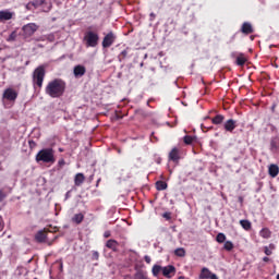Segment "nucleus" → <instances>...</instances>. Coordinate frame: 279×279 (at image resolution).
Instances as JSON below:
<instances>
[{
    "mask_svg": "<svg viewBox=\"0 0 279 279\" xmlns=\"http://www.w3.org/2000/svg\"><path fill=\"white\" fill-rule=\"evenodd\" d=\"M231 58L235 59V64L238 66H245V62H247V57L243 52H232Z\"/></svg>",
    "mask_w": 279,
    "mask_h": 279,
    "instance_id": "7",
    "label": "nucleus"
},
{
    "mask_svg": "<svg viewBox=\"0 0 279 279\" xmlns=\"http://www.w3.org/2000/svg\"><path fill=\"white\" fill-rule=\"evenodd\" d=\"M238 201L240 202V204H243V196H239Z\"/></svg>",
    "mask_w": 279,
    "mask_h": 279,
    "instance_id": "48",
    "label": "nucleus"
},
{
    "mask_svg": "<svg viewBox=\"0 0 279 279\" xmlns=\"http://www.w3.org/2000/svg\"><path fill=\"white\" fill-rule=\"evenodd\" d=\"M264 263H269V257H263Z\"/></svg>",
    "mask_w": 279,
    "mask_h": 279,
    "instance_id": "46",
    "label": "nucleus"
},
{
    "mask_svg": "<svg viewBox=\"0 0 279 279\" xmlns=\"http://www.w3.org/2000/svg\"><path fill=\"white\" fill-rule=\"evenodd\" d=\"M59 151H64V149H62V148H59Z\"/></svg>",
    "mask_w": 279,
    "mask_h": 279,
    "instance_id": "50",
    "label": "nucleus"
},
{
    "mask_svg": "<svg viewBox=\"0 0 279 279\" xmlns=\"http://www.w3.org/2000/svg\"><path fill=\"white\" fill-rule=\"evenodd\" d=\"M125 58H128V49L122 50L120 52V54L118 56V60H119V62H123V60H125Z\"/></svg>",
    "mask_w": 279,
    "mask_h": 279,
    "instance_id": "33",
    "label": "nucleus"
},
{
    "mask_svg": "<svg viewBox=\"0 0 279 279\" xmlns=\"http://www.w3.org/2000/svg\"><path fill=\"white\" fill-rule=\"evenodd\" d=\"M116 118L117 119H123V116L119 114V113H116Z\"/></svg>",
    "mask_w": 279,
    "mask_h": 279,
    "instance_id": "47",
    "label": "nucleus"
},
{
    "mask_svg": "<svg viewBox=\"0 0 279 279\" xmlns=\"http://www.w3.org/2000/svg\"><path fill=\"white\" fill-rule=\"evenodd\" d=\"M144 259H145V263H147L148 265L149 263H151V257H149L148 255H146Z\"/></svg>",
    "mask_w": 279,
    "mask_h": 279,
    "instance_id": "42",
    "label": "nucleus"
},
{
    "mask_svg": "<svg viewBox=\"0 0 279 279\" xmlns=\"http://www.w3.org/2000/svg\"><path fill=\"white\" fill-rule=\"evenodd\" d=\"M117 40V35L113 32H109L102 39V48L109 49Z\"/></svg>",
    "mask_w": 279,
    "mask_h": 279,
    "instance_id": "6",
    "label": "nucleus"
},
{
    "mask_svg": "<svg viewBox=\"0 0 279 279\" xmlns=\"http://www.w3.org/2000/svg\"><path fill=\"white\" fill-rule=\"evenodd\" d=\"M169 160H171L172 162H180V149L175 147L172 148L169 153Z\"/></svg>",
    "mask_w": 279,
    "mask_h": 279,
    "instance_id": "15",
    "label": "nucleus"
},
{
    "mask_svg": "<svg viewBox=\"0 0 279 279\" xmlns=\"http://www.w3.org/2000/svg\"><path fill=\"white\" fill-rule=\"evenodd\" d=\"M163 218L165 219H171V214L170 213H165Z\"/></svg>",
    "mask_w": 279,
    "mask_h": 279,
    "instance_id": "43",
    "label": "nucleus"
},
{
    "mask_svg": "<svg viewBox=\"0 0 279 279\" xmlns=\"http://www.w3.org/2000/svg\"><path fill=\"white\" fill-rule=\"evenodd\" d=\"M274 250H276V244L270 243L268 246H264V253L266 256H271L274 254Z\"/></svg>",
    "mask_w": 279,
    "mask_h": 279,
    "instance_id": "23",
    "label": "nucleus"
},
{
    "mask_svg": "<svg viewBox=\"0 0 279 279\" xmlns=\"http://www.w3.org/2000/svg\"><path fill=\"white\" fill-rule=\"evenodd\" d=\"M135 279H147V274L143 270H137L135 274Z\"/></svg>",
    "mask_w": 279,
    "mask_h": 279,
    "instance_id": "31",
    "label": "nucleus"
},
{
    "mask_svg": "<svg viewBox=\"0 0 279 279\" xmlns=\"http://www.w3.org/2000/svg\"><path fill=\"white\" fill-rule=\"evenodd\" d=\"M277 279H279V274L277 275Z\"/></svg>",
    "mask_w": 279,
    "mask_h": 279,
    "instance_id": "52",
    "label": "nucleus"
},
{
    "mask_svg": "<svg viewBox=\"0 0 279 279\" xmlns=\"http://www.w3.org/2000/svg\"><path fill=\"white\" fill-rule=\"evenodd\" d=\"M69 197H71V191H68V192L65 193V199H69Z\"/></svg>",
    "mask_w": 279,
    "mask_h": 279,
    "instance_id": "45",
    "label": "nucleus"
},
{
    "mask_svg": "<svg viewBox=\"0 0 279 279\" xmlns=\"http://www.w3.org/2000/svg\"><path fill=\"white\" fill-rule=\"evenodd\" d=\"M161 274L163 278H173L175 276V266L168 265L162 267Z\"/></svg>",
    "mask_w": 279,
    "mask_h": 279,
    "instance_id": "9",
    "label": "nucleus"
},
{
    "mask_svg": "<svg viewBox=\"0 0 279 279\" xmlns=\"http://www.w3.org/2000/svg\"><path fill=\"white\" fill-rule=\"evenodd\" d=\"M0 279H1V277H0Z\"/></svg>",
    "mask_w": 279,
    "mask_h": 279,
    "instance_id": "54",
    "label": "nucleus"
},
{
    "mask_svg": "<svg viewBox=\"0 0 279 279\" xmlns=\"http://www.w3.org/2000/svg\"><path fill=\"white\" fill-rule=\"evenodd\" d=\"M36 162H44L45 165L56 163V151L53 148H43L35 157Z\"/></svg>",
    "mask_w": 279,
    "mask_h": 279,
    "instance_id": "2",
    "label": "nucleus"
},
{
    "mask_svg": "<svg viewBox=\"0 0 279 279\" xmlns=\"http://www.w3.org/2000/svg\"><path fill=\"white\" fill-rule=\"evenodd\" d=\"M226 121V117L223 114H217L214 118H211V123L214 125H221Z\"/></svg>",
    "mask_w": 279,
    "mask_h": 279,
    "instance_id": "19",
    "label": "nucleus"
},
{
    "mask_svg": "<svg viewBox=\"0 0 279 279\" xmlns=\"http://www.w3.org/2000/svg\"><path fill=\"white\" fill-rule=\"evenodd\" d=\"M100 182H101V179H98L96 186H99V183H100Z\"/></svg>",
    "mask_w": 279,
    "mask_h": 279,
    "instance_id": "49",
    "label": "nucleus"
},
{
    "mask_svg": "<svg viewBox=\"0 0 279 279\" xmlns=\"http://www.w3.org/2000/svg\"><path fill=\"white\" fill-rule=\"evenodd\" d=\"M13 17L14 12H11L9 10L0 11V23H5V21H12Z\"/></svg>",
    "mask_w": 279,
    "mask_h": 279,
    "instance_id": "11",
    "label": "nucleus"
},
{
    "mask_svg": "<svg viewBox=\"0 0 279 279\" xmlns=\"http://www.w3.org/2000/svg\"><path fill=\"white\" fill-rule=\"evenodd\" d=\"M110 236H112V233L109 230L105 231L104 238L105 239H110Z\"/></svg>",
    "mask_w": 279,
    "mask_h": 279,
    "instance_id": "39",
    "label": "nucleus"
},
{
    "mask_svg": "<svg viewBox=\"0 0 279 279\" xmlns=\"http://www.w3.org/2000/svg\"><path fill=\"white\" fill-rule=\"evenodd\" d=\"M93 259L94 260H99V252H97V251L93 252Z\"/></svg>",
    "mask_w": 279,
    "mask_h": 279,
    "instance_id": "38",
    "label": "nucleus"
},
{
    "mask_svg": "<svg viewBox=\"0 0 279 279\" xmlns=\"http://www.w3.org/2000/svg\"><path fill=\"white\" fill-rule=\"evenodd\" d=\"M2 97L3 99H7V101H16L19 93H16V90H14L13 88H7L3 92Z\"/></svg>",
    "mask_w": 279,
    "mask_h": 279,
    "instance_id": "8",
    "label": "nucleus"
},
{
    "mask_svg": "<svg viewBox=\"0 0 279 279\" xmlns=\"http://www.w3.org/2000/svg\"><path fill=\"white\" fill-rule=\"evenodd\" d=\"M240 226L243 228V230H252V222L250 220H240Z\"/></svg>",
    "mask_w": 279,
    "mask_h": 279,
    "instance_id": "25",
    "label": "nucleus"
},
{
    "mask_svg": "<svg viewBox=\"0 0 279 279\" xmlns=\"http://www.w3.org/2000/svg\"><path fill=\"white\" fill-rule=\"evenodd\" d=\"M147 106H149V101L147 102Z\"/></svg>",
    "mask_w": 279,
    "mask_h": 279,
    "instance_id": "53",
    "label": "nucleus"
},
{
    "mask_svg": "<svg viewBox=\"0 0 279 279\" xmlns=\"http://www.w3.org/2000/svg\"><path fill=\"white\" fill-rule=\"evenodd\" d=\"M174 254L179 256V258H184V256H186V250H184V247L175 248Z\"/></svg>",
    "mask_w": 279,
    "mask_h": 279,
    "instance_id": "26",
    "label": "nucleus"
},
{
    "mask_svg": "<svg viewBox=\"0 0 279 279\" xmlns=\"http://www.w3.org/2000/svg\"><path fill=\"white\" fill-rule=\"evenodd\" d=\"M223 129L226 130V132H234V130H236V120L234 119H229L225 122L223 124Z\"/></svg>",
    "mask_w": 279,
    "mask_h": 279,
    "instance_id": "12",
    "label": "nucleus"
},
{
    "mask_svg": "<svg viewBox=\"0 0 279 279\" xmlns=\"http://www.w3.org/2000/svg\"><path fill=\"white\" fill-rule=\"evenodd\" d=\"M259 236H262V239H271V230H269V228H263L259 231Z\"/></svg>",
    "mask_w": 279,
    "mask_h": 279,
    "instance_id": "22",
    "label": "nucleus"
},
{
    "mask_svg": "<svg viewBox=\"0 0 279 279\" xmlns=\"http://www.w3.org/2000/svg\"><path fill=\"white\" fill-rule=\"evenodd\" d=\"M7 195L3 193V190H0V202L5 199Z\"/></svg>",
    "mask_w": 279,
    "mask_h": 279,
    "instance_id": "40",
    "label": "nucleus"
},
{
    "mask_svg": "<svg viewBox=\"0 0 279 279\" xmlns=\"http://www.w3.org/2000/svg\"><path fill=\"white\" fill-rule=\"evenodd\" d=\"M28 147H29V149H36L37 144L33 140H29L28 141Z\"/></svg>",
    "mask_w": 279,
    "mask_h": 279,
    "instance_id": "36",
    "label": "nucleus"
},
{
    "mask_svg": "<svg viewBox=\"0 0 279 279\" xmlns=\"http://www.w3.org/2000/svg\"><path fill=\"white\" fill-rule=\"evenodd\" d=\"M85 46L95 48L97 45H99V34L93 31H87L83 38Z\"/></svg>",
    "mask_w": 279,
    "mask_h": 279,
    "instance_id": "4",
    "label": "nucleus"
},
{
    "mask_svg": "<svg viewBox=\"0 0 279 279\" xmlns=\"http://www.w3.org/2000/svg\"><path fill=\"white\" fill-rule=\"evenodd\" d=\"M35 241H37V243H45V241H47V232L38 231L35 235Z\"/></svg>",
    "mask_w": 279,
    "mask_h": 279,
    "instance_id": "18",
    "label": "nucleus"
},
{
    "mask_svg": "<svg viewBox=\"0 0 279 279\" xmlns=\"http://www.w3.org/2000/svg\"><path fill=\"white\" fill-rule=\"evenodd\" d=\"M155 186H156L157 191H167L169 185L165 181H157L155 183Z\"/></svg>",
    "mask_w": 279,
    "mask_h": 279,
    "instance_id": "24",
    "label": "nucleus"
},
{
    "mask_svg": "<svg viewBox=\"0 0 279 279\" xmlns=\"http://www.w3.org/2000/svg\"><path fill=\"white\" fill-rule=\"evenodd\" d=\"M64 165H66V161H65L64 159H60V160L58 161V167H59V169H62V167H64Z\"/></svg>",
    "mask_w": 279,
    "mask_h": 279,
    "instance_id": "37",
    "label": "nucleus"
},
{
    "mask_svg": "<svg viewBox=\"0 0 279 279\" xmlns=\"http://www.w3.org/2000/svg\"><path fill=\"white\" fill-rule=\"evenodd\" d=\"M151 271H153V276H155V278H158V276L160 275V271H162V266L154 265Z\"/></svg>",
    "mask_w": 279,
    "mask_h": 279,
    "instance_id": "27",
    "label": "nucleus"
},
{
    "mask_svg": "<svg viewBox=\"0 0 279 279\" xmlns=\"http://www.w3.org/2000/svg\"><path fill=\"white\" fill-rule=\"evenodd\" d=\"M52 8L51 1L50 0H46V3H44L41 5V10L43 12H50Z\"/></svg>",
    "mask_w": 279,
    "mask_h": 279,
    "instance_id": "28",
    "label": "nucleus"
},
{
    "mask_svg": "<svg viewBox=\"0 0 279 279\" xmlns=\"http://www.w3.org/2000/svg\"><path fill=\"white\" fill-rule=\"evenodd\" d=\"M268 173L270 178H277L278 173H279V168L277 165H270L268 168Z\"/></svg>",
    "mask_w": 279,
    "mask_h": 279,
    "instance_id": "20",
    "label": "nucleus"
},
{
    "mask_svg": "<svg viewBox=\"0 0 279 279\" xmlns=\"http://www.w3.org/2000/svg\"><path fill=\"white\" fill-rule=\"evenodd\" d=\"M45 90L46 95H49L52 99H57L64 95V92L66 90V83L61 78H54L47 84Z\"/></svg>",
    "mask_w": 279,
    "mask_h": 279,
    "instance_id": "1",
    "label": "nucleus"
},
{
    "mask_svg": "<svg viewBox=\"0 0 279 279\" xmlns=\"http://www.w3.org/2000/svg\"><path fill=\"white\" fill-rule=\"evenodd\" d=\"M223 247L227 252H232V250H234V244L231 241H226Z\"/></svg>",
    "mask_w": 279,
    "mask_h": 279,
    "instance_id": "30",
    "label": "nucleus"
},
{
    "mask_svg": "<svg viewBox=\"0 0 279 279\" xmlns=\"http://www.w3.org/2000/svg\"><path fill=\"white\" fill-rule=\"evenodd\" d=\"M149 16H150V21H154L156 19V13H150Z\"/></svg>",
    "mask_w": 279,
    "mask_h": 279,
    "instance_id": "44",
    "label": "nucleus"
},
{
    "mask_svg": "<svg viewBox=\"0 0 279 279\" xmlns=\"http://www.w3.org/2000/svg\"><path fill=\"white\" fill-rule=\"evenodd\" d=\"M106 247L112 252H119V242L117 240L110 239L106 242Z\"/></svg>",
    "mask_w": 279,
    "mask_h": 279,
    "instance_id": "16",
    "label": "nucleus"
},
{
    "mask_svg": "<svg viewBox=\"0 0 279 279\" xmlns=\"http://www.w3.org/2000/svg\"><path fill=\"white\" fill-rule=\"evenodd\" d=\"M241 33L245 36H250V34H254V27L252 26V23L244 22L241 27Z\"/></svg>",
    "mask_w": 279,
    "mask_h": 279,
    "instance_id": "13",
    "label": "nucleus"
},
{
    "mask_svg": "<svg viewBox=\"0 0 279 279\" xmlns=\"http://www.w3.org/2000/svg\"><path fill=\"white\" fill-rule=\"evenodd\" d=\"M60 269H62V263L60 264Z\"/></svg>",
    "mask_w": 279,
    "mask_h": 279,
    "instance_id": "51",
    "label": "nucleus"
},
{
    "mask_svg": "<svg viewBox=\"0 0 279 279\" xmlns=\"http://www.w3.org/2000/svg\"><path fill=\"white\" fill-rule=\"evenodd\" d=\"M74 77H84L86 75V66L78 64L73 69Z\"/></svg>",
    "mask_w": 279,
    "mask_h": 279,
    "instance_id": "14",
    "label": "nucleus"
},
{
    "mask_svg": "<svg viewBox=\"0 0 279 279\" xmlns=\"http://www.w3.org/2000/svg\"><path fill=\"white\" fill-rule=\"evenodd\" d=\"M198 278L199 279H219V277H217L215 274H213V271H210V269L206 267L202 268Z\"/></svg>",
    "mask_w": 279,
    "mask_h": 279,
    "instance_id": "10",
    "label": "nucleus"
},
{
    "mask_svg": "<svg viewBox=\"0 0 279 279\" xmlns=\"http://www.w3.org/2000/svg\"><path fill=\"white\" fill-rule=\"evenodd\" d=\"M45 75H46L45 66L39 65L34 70L33 84L35 87L37 86V88H43V83L45 82Z\"/></svg>",
    "mask_w": 279,
    "mask_h": 279,
    "instance_id": "3",
    "label": "nucleus"
},
{
    "mask_svg": "<svg viewBox=\"0 0 279 279\" xmlns=\"http://www.w3.org/2000/svg\"><path fill=\"white\" fill-rule=\"evenodd\" d=\"M19 35L16 34V31H13L10 35H9V37L7 38V41L8 43H14V40H16V37H17Z\"/></svg>",
    "mask_w": 279,
    "mask_h": 279,
    "instance_id": "32",
    "label": "nucleus"
},
{
    "mask_svg": "<svg viewBox=\"0 0 279 279\" xmlns=\"http://www.w3.org/2000/svg\"><path fill=\"white\" fill-rule=\"evenodd\" d=\"M44 3H47V0H33L31 5H34L35 8H41Z\"/></svg>",
    "mask_w": 279,
    "mask_h": 279,
    "instance_id": "29",
    "label": "nucleus"
},
{
    "mask_svg": "<svg viewBox=\"0 0 279 279\" xmlns=\"http://www.w3.org/2000/svg\"><path fill=\"white\" fill-rule=\"evenodd\" d=\"M82 221H84V214H75L72 217V223H76V226H80V223H82Z\"/></svg>",
    "mask_w": 279,
    "mask_h": 279,
    "instance_id": "21",
    "label": "nucleus"
},
{
    "mask_svg": "<svg viewBox=\"0 0 279 279\" xmlns=\"http://www.w3.org/2000/svg\"><path fill=\"white\" fill-rule=\"evenodd\" d=\"M217 243H226V234L223 233H218L216 236Z\"/></svg>",
    "mask_w": 279,
    "mask_h": 279,
    "instance_id": "35",
    "label": "nucleus"
},
{
    "mask_svg": "<svg viewBox=\"0 0 279 279\" xmlns=\"http://www.w3.org/2000/svg\"><path fill=\"white\" fill-rule=\"evenodd\" d=\"M183 141H184L185 145H193V141H195V138L191 135H185L183 137Z\"/></svg>",
    "mask_w": 279,
    "mask_h": 279,
    "instance_id": "34",
    "label": "nucleus"
},
{
    "mask_svg": "<svg viewBox=\"0 0 279 279\" xmlns=\"http://www.w3.org/2000/svg\"><path fill=\"white\" fill-rule=\"evenodd\" d=\"M85 180H86V177L84 175V173H82V172L76 173L74 177L75 186H82V184H84Z\"/></svg>",
    "mask_w": 279,
    "mask_h": 279,
    "instance_id": "17",
    "label": "nucleus"
},
{
    "mask_svg": "<svg viewBox=\"0 0 279 279\" xmlns=\"http://www.w3.org/2000/svg\"><path fill=\"white\" fill-rule=\"evenodd\" d=\"M201 129H202L204 132H206V131H208V130H213V126H206V125L202 124V125H201Z\"/></svg>",
    "mask_w": 279,
    "mask_h": 279,
    "instance_id": "41",
    "label": "nucleus"
},
{
    "mask_svg": "<svg viewBox=\"0 0 279 279\" xmlns=\"http://www.w3.org/2000/svg\"><path fill=\"white\" fill-rule=\"evenodd\" d=\"M22 32L24 38H32L38 32V25L36 23H28L22 27Z\"/></svg>",
    "mask_w": 279,
    "mask_h": 279,
    "instance_id": "5",
    "label": "nucleus"
}]
</instances>
